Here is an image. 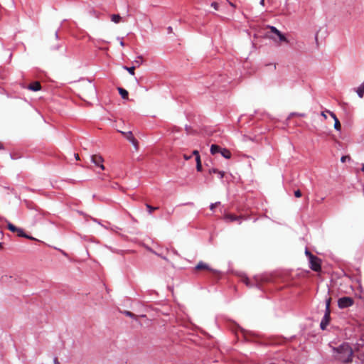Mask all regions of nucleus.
I'll use <instances>...</instances> for the list:
<instances>
[{"mask_svg": "<svg viewBox=\"0 0 364 364\" xmlns=\"http://www.w3.org/2000/svg\"><path fill=\"white\" fill-rule=\"evenodd\" d=\"M334 357L336 360L344 363L352 361L353 350L348 343H343L338 348H333Z\"/></svg>", "mask_w": 364, "mask_h": 364, "instance_id": "nucleus-1", "label": "nucleus"}, {"mask_svg": "<svg viewBox=\"0 0 364 364\" xmlns=\"http://www.w3.org/2000/svg\"><path fill=\"white\" fill-rule=\"evenodd\" d=\"M183 158L185 160H189L191 158V156H188L186 154H183Z\"/></svg>", "mask_w": 364, "mask_h": 364, "instance_id": "nucleus-35", "label": "nucleus"}, {"mask_svg": "<svg viewBox=\"0 0 364 364\" xmlns=\"http://www.w3.org/2000/svg\"><path fill=\"white\" fill-rule=\"evenodd\" d=\"M129 141L133 144L136 150L139 149V141L134 136Z\"/></svg>", "mask_w": 364, "mask_h": 364, "instance_id": "nucleus-19", "label": "nucleus"}, {"mask_svg": "<svg viewBox=\"0 0 364 364\" xmlns=\"http://www.w3.org/2000/svg\"><path fill=\"white\" fill-rule=\"evenodd\" d=\"M193 155L196 156V157H200L199 152H198V151H197V150H194V151H193Z\"/></svg>", "mask_w": 364, "mask_h": 364, "instance_id": "nucleus-33", "label": "nucleus"}, {"mask_svg": "<svg viewBox=\"0 0 364 364\" xmlns=\"http://www.w3.org/2000/svg\"><path fill=\"white\" fill-rule=\"evenodd\" d=\"M354 304V299L350 296H343L338 300V306L340 309H346Z\"/></svg>", "mask_w": 364, "mask_h": 364, "instance_id": "nucleus-3", "label": "nucleus"}, {"mask_svg": "<svg viewBox=\"0 0 364 364\" xmlns=\"http://www.w3.org/2000/svg\"><path fill=\"white\" fill-rule=\"evenodd\" d=\"M4 149V147L3 144L1 142H0V150H2Z\"/></svg>", "mask_w": 364, "mask_h": 364, "instance_id": "nucleus-38", "label": "nucleus"}, {"mask_svg": "<svg viewBox=\"0 0 364 364\" xmlns=\"http://www.w3.org/2000/svg\"><path fill=\"white\" fill-rule=\"evenodd\" d=\"M118 91H119V93L120 94L121 97L124 99V100H127L128 99V97H129V93L128 92L122 88V87H118L117 88Z\"/></svg>", "mask_w": 364, "mask_h": 364, "instance_id": "nucleus-13", "label": "nucleus"}, {"mask_svg": "<svg viewBox=\"0 0 364 364\" xmlns=\"http://www.w3.org/2000/svg\"><path fill=\"white\" fill-rule=\"evenodd\" d=\"M54 364H60V363L58 362V358H55L54 359Z\"/></svg>", "mask_w": 364, "mask_h": 364, "instance_id": "nucleus-36", "label": "nucleus"}, {"mask_svg": "<svg viewBox=\"0 0 364 364\" xmlns=\"http://www.w3.org/2000/svg\"><path fill=\"white\" fill-rule=\"evenodd\" d=\"M75 157L77 160H80V157H79V154H75Z\"/></svg>", "mask_w": 364, "mask_h": 364, "instance_id": "nucleus-37", "label": "nucleus"}, {"mask_svg": "<svg viewBox=\"0 0 364 364\" xmlns=\"http://www.w3.org/2000/svg\"><path fill=\"white\" fill-rule=\"evenodd\" d=\"M120 45H121L122 46H124V42H123V41H121V42H120Z\"/></svg>", "mask_w": 364, "mask_h": 364, "instance_id": "nucleus-43", "label": "nucleus"}, {"mask_svg": "<svg viewBox=\"0 0 364 364\" xmlns=\"http://www.w3.org/2000/svg\"><path fill=\"white\" fill-rule=\"evenodd\" d=\"M220 154L224 158L228 159H230L232 156L231 152L227 149H222L220 151Z\"/></svg>", "mask_w": 364, "mask_h": 364, "instance_id": "nucleus-14", "label": "nucleus"}, {"mask_svg": "<svg viewBox=\"0 0 364 364\" xmlns=\"http://www.w3.org/2000/svg\"><path fill=\"white\" fill-rule=\"evenodd\" d=\"M361 171H362L363 172H364V164H363V166H362Z\"/></svg>", "mask_w": 364, "mask_h": 364, "instance_id": "nucleus-42", "label": "nucleus"}, {"mask_svg": "<svg viewBox=\"0 0 364 364\" xmlns=\"http://www.w3.org/2000/svg\"><path fill=\"white\" fill-rule=\"evenodd\" d=\"M219 204H220V202H216L215 203H212L210 206V210H213Z\"/></svg>", "mask_w": 364, "mask_h": 364, "instance_id": "nucleus-28", "label": "nucleus"}, {"mask_svg": "<svg viewBox=\"0 0 364 364\" xmlns=\"http://www.w3.org/2000/svg\"><path fill=\"white\" fill-rule=\"evenodd\" d=\"M124 69L127 70L131 75H134L135 67H124Z\"/></svg>", "mask_w": 364, "mask_h": 364, "instance_id": "nucleus-24", "label": "nucleus"}, {"mask_svg": "<svg viewBox=\"0 0 364 364\" xmlns=\"http://www.w3.org/2000/svg\"><path fill=\"white\" fill-rule=\"evenodd\" d=\"M122 17L119 14H112L111 16V20L115 23H119Z\"/></svg>", "mask_w": 364, "mask_h": 364, "instance_id": "nucleus-17", "label": "nucleus"}, {"mask_svg": "<svg viewBox=\"0 0 364 364\" xmlns=\"http://www.w3.org/2000/svg\"><path fill=\"white\" fill-rule=\"evenodd\" d=\"M6 222L7 223V228L11 232L16 233L17 235L19 236V237H23L28 238V239H31V240H33V238L32 237H30V236L26 235L23 232L22 229L16 227L14 225H13L11 223H10L8 220H6Z\"/></svg>", "mask_w": 364, "mask_h": 364, "instance_id": "nucleus-4", "label": "nucleus"}, {"mask_svg": "<svg viewBox=\"0 0 364 364\" xmlns=\"http://www.w3.org/2000/svg\"><path fill=\"white\" fill-rule=\"evenodd\" d=\"M91 161L96 166H99L102 170H105V166L103 165L104 159L100 154H94L91 156Z\"/></svg>", "mask_w": 364, "mask_h": 364, "instance_id": "nucleus-5", "label": "nucleus"}, {"mask_svg": "<svg viewBox=\"0 0 364 364\" xmlns=\"http://www.w3.org/2000/svg\"><path fill=\"white\" fill-rule=\"evenodd\" d=\"M220 176V178H223L225 176V172L222 171H219L218 173Z\"/></svg>", "mask_w": 364, "mask_h": 364, "instance_id": "nucleus-31", "label": "nucleus"}, {"mask_svg": "<svg viewBox=\"0 0 364 364\" xmlns=\"http://www.w3.org/2000/svg\"><path fill=\"white\" fill-rule=\"evenodd\" d=\"M327 111H328V110H326V111H324V112H321V116H322V117H323V118H324L325 119L327 118V116H326V113H328V112H327Z\"/></svg>", "mask_w": 364, "mask_h": 364, "instance_id": "nucleus-34", "label": "nucleus"}, {"mask_svg": "<svg viewBox=\"0 0 364 364\" xmlns=\"http://www.w3.org/2000/svg\"><path fill=\"white\" fill-rule=\"evenodd\" d=\"M294 196L296 198H300L302 196V193L300 190H296L294 191Z\"/></svg>", "mask_w": 364, "mask_h": 364, "instance_id": "nucleus-27", "label": "nucleus"}, {"mask_svg": "<svg viewBox=\"0 0 364 364\" xmlns=\"http://www.w3.org/2000/svg\"><path fill=\"white\" fill-rule=\"evenodd\" d=\"M124 314L129 317H131V318H135L136 316L135 314H134L133 313H132L131 311H124Z\"/></svg>", "mask_w": 364, "mask_h": 364, "instance_id": "nucleus-26", "label": "nucleus"}, {"mask_svg": "<svg viewBox=\"0 0 364 364\" xmlns=\"http://www.w3.org/2000/svg\"><path fill=\"white\" fill-rule=\"evenodd\" d=\"M195 269L196 271H200V270H207V271H209L210 272H213L214 274H216L217 273V271L210 268L209 267V265L206 263H205L203 261H200L198 264L195 267Z\"/></svg>", "mask_w": 364, "mask_h": 364, "instance_id": "nucleus-6", "label": "nucleus"}, {"mask_svg": "<svg viewBox=\"0 0 364 364\" xmlns=\"http://www.w3.org/2000/svg\"><path fill=\"white\" fill-rule=\"evenodd\" d=\"M171 265L172 267H173V268L175 267V266H174V264L173 263H171Z\"/></svg>", "mask_w": 364, "mask_h": 364, "instance_id": "nucleus-44", "label": "nucleus"}, {"mask_svg": "<svg viewBox=\"0 0 364 364\" xmlns=\"http://www.w3.org/2000/svg\"><path fill=\"white\" fill-rule=\"evenodd\" d=\"M328 113L332 117V118L334 119L335 121V123H334V128L336 129V130H340L341 128V123L338 120V119L337 118L336 115L331 112V111H327Z\"/></svg>", "mask_w": 364, "mask_h": 364, "instance_id": "nucleus-9", "label": "nucleus"}, {"mask_svg": "<svg viewBox=\"0 0 364 364\" xmlns=\"http://www.w3.org/2000/svg\"><path fill=\"white\" fill-rule=\"evenodd\" d=\"M331 302V297H328V299H326V311L331 312V310H330Z\"/></svg>", "mask_w": 364, "mask_h": 364, "instance_id": "nucleus-21", "label": "nucleus"}, {"mask_svg": "<svg viewBox=\"0 0 364 364\" xmlns=\"http://www.w3.org/2000/svg\"><path fill=\"white\" fill-rule=\"evenodd\" d=\"M260 4H261L262 6H264V0H261V1H260Z\"/></svg>", "mask_w": 364, "mask_h": 364, "instance_id": "nucleus-41", "label": "nucleus"}, {"mask_svg": "<svg viewBox=\"0 0 364 364\" xmlns=\"http://www.w3.org/2000/svg\"><path fill=\"white\" fill-rule=\"evenodd\" d=\"M154 254H155L156 255L160 257L161 259H164L165 261L168 262H170L168 259L166 257V255H165L162 252H155V251H151ZM170 250L169 249L166 248V255H168L169 253Z\"/></svg>", "mask_w": 364, "mask_h": 364, "instance_id": "nucleus-11", "label": "nucleus"}, {"mask_svg": "<svg viewBox=\"0 0 364 364\" xmlns=\"http://www.w3.org/2000/svg\"><path fill=\"white\" fill-rule=\"evenodd\" d=\"M269 28L271 32L276 34L277 36H278L281 33L277 28H275L274 26H269Z\"/></svg>", "mask_w": 364, "mask_h": 364, "instance_id": "nucleus-23", "label": "nucleus"}, {"mask_svg": "<svg viewBox=\"0 0 364 364\" xmlns=\"http://www.w3.org/2000/svg\"><path fill=\"white\" fill-rule=\"evenodd\" d=\"M305 255L309 260V267L314 272H320L321 269V260L318 257L314 255L308 249L305 250Z\"/></svg>", "mask_w": 364, "mask_h": 364, "instance_id": "nucleus-2", "label": "nucleus"}, {"mask_svg": "<svg viewBox=\"0 0 364 364\" xmlns=\"http://www.w3.org/2000/svg\"><path fill=\"white\" fill-rule=\"evenodd\" d=\"M240 218H241L240 216H237L235 215L230 214V213H226L224 215V219L227 222H233V221L239 220Z\"/></svg>", "mask_w": 364, "mask_h": 364, "instance_id": "nucleus-8", "label": "nucleus"}, {"mask_svg": "<svg viewBox=\"0 0 364 364\" xmlns=\"http://www.w3.org/2000/svg\"><path fill=\"white\" fill-rule=\"evenodd\" d=\"M347 159H350L348 156H343L341 157V161L344 163Z\"/></svg>", "mask_w": 364, "mask_h": 364, "instance_id": "nucleus-32", "label": "nucleus"}, {"mask_svg": "<svg viewBox=\"0 0 364 364\" xmlns=\"http://www.w3.org/2000/svg\"><path fill=\"white\" fill-rule=\"evenodd\" d=\"M330 314H331L330 311L325 312V314H324V316L321 321V323H320V326L322 330L326 329V326L328 325V323L330 322V320H331Z\"/></svg>", "mask_w": 364, "mask_h": 364, "instance_id": "nucleus-7", "label": "nucleus"}, {"mask_svg": "<svg viewBox=\"0 0 364 364\" xmlns=\"http://www.w3.org/2000/svg\"><path fill=\"white\" fill-rule=\"evenodd\" d=\"M277 36H278L280 42L289 43V41L287 40V38L282 33H280V34H279Z\"/></svg>", "mask_w": 364, "mask_h": 364, "instance_id": "nucleus-22", "label": "nucleus"}, {"mask_svg": "<svg viewBox=\"0 0 364 364\" xmlns=\"http://www.w3.org/2000/svg\"><path fill=\"white\" fill-rule=\"evenodd\" d=\"M242 281L243 283H245L247 287H252V285L250 284V280L247 277H242Z\"/></svg>", "mask_w": 364, "mask_h": 364, "instance_id": "nucleus-25", "label": "nucleus"}, {"mask_svg": "<svg viewBox=\"0 0 364 364\" xmlns=\"http://www.w3.org/2000/svg\"><path fill=\"white\" fill-rule=\"evenodd\" d=\"M196 169L198 171H202L200 157H196Z\"/></svg>", "mask_w": 364, "mask_h": 364, "instance_id": "nucleus-18", "label": "nucleus"}, {"mask_svg": "<svg viewBox=\"0 0 364 364\" xmlns=\"http://www.w3.org/2000/svg\"><path fill=\"white\" fill-rule=\"evenodd\" d=\"M120 132L129 141L134 137V135L132 132Z\"/></svg>", "mask_w": 364, "mask_h": 364, "instance_id": "nucleus-15", "label": "nucleus"}, {"mask_svg": "<svg viewBox=\"0 0 364 364\" xmlns=\"http://www.w3.org/2000/svg\"><path fill=\"white\" fill-rule=\"evenodd\" d=\"M222 148L216 144H212L210 146V153L214 155L217 153H220Z\"/></svg>", "mask_w": 364, "mask_h": 364, "instance_id": "nucleus-12", "label": "nucleus"}, {"mask_svg": "<svg viewBox=\"0 0 364 364\" xmlns=\"http://www.w3.org/2000/svg\"><path fill=\"white\" fill-rule=\"evenodd\" d=\"M218 171H219V170H218L217 168H211L209 170L210 173H218Z\"/></svg>", "mask_w": 364, "mask_h": 364, "instance_id": "nucleus-30", "label": "nucleus"}, {"mask_svg": "<svg viewBox=\"0 0 364 364\" xmlns=\"http://www.w3.org/2000/svg\"><path fill=\"white\" fill-rule=\"evenodd\" d=\"M211 6L213 7L215 10H218L219 4L217 2H213L211 4Z\"/></svg>", "mask_w": 364, "mask_h": 364, "instance_id": "nucleus-29", "label": "nucleus"}, {"mask_svg": "<svg viewBox=\"0 0 364 364\" xmlns=\"http://www.w3.org/2000/svg\"><path fill=\"white\" fill-rule=\"evenodd\" d=\"M146 207L148 209V211H149V214H151L154 210H156L159 209V207H153V206L150 205L148 203L146 204Z\"/></svg>", "mask_w": 364, "mask_h": 364, "instance_id": "nucleus-20", "label": "nucleus"}, {"mask_svg": "<svg viewBox=\"0 0 364 364\" xmlns=\"http://www.w3.org/2000/svg\"><path fill=\"white\" fill-rule=\"evenodd\" d=\"M28 88L32 91H38L41 89V83L38 81L31 82Z\"/></svg>", "mask_w": 364, "mask_h": 364, "instance_id": "nucleus-10", "label": "nucleus"}, {"mask_svg": "<svg viewBox=\"0 0 364 364\" xmlns=\"http://www.w3.org/2000/svg\"><path fill=\"white\" fill-rule=\"evenodd\" d=\"M3 247L2 244L0 242V249Z\"/></svg>", "mask_w": 364, "mask_h": 364, "instance_id": "nucleus-45", "label": "nucleus"}, {"mask_svg": "<svg viewBox=\"0 0 364 364\" xmlns=\"http://www.w3.org/2000/svg\"><path fill=\"white\" fill-rule=\"evenodd\" d=\"M168 32H169V33H171V32H172V31H173V29H172V28H171V26H169V27L168 28Z\"/></svg>", "mask_w": 364, "mask_h": 364, "instance_id": "nucleus-40", "label": "nucleus"}, {"mask_svg": "<svg viewBox=\"0 0 364 364\" xmlns=\"http://www.w3.org/2000/svg\"><path fill=\"white\" fill-rule=\"evenodd\" d=\"M171 251L174 255H178V252L176 250L173 249Z\"/></svg>", "mask_w": 364, "mask_h": 364, "instance_id": "nucleus-39", "label": "nucleus"}, {"mask_svg": "<svg viewBox=\"0 0 364 364\" xmlns=\"http://www.w3.org/2000/svg\"><path fill=\"white\" fill-rule=\"evenodd\" d=\"M356 92L362 98L364 95V82L357 88Z\"/></svg>", "mask_w": 364, "mask_h": 364, "instance_id": "nucleus-16", "label": "nucleus"}]
</instances>
